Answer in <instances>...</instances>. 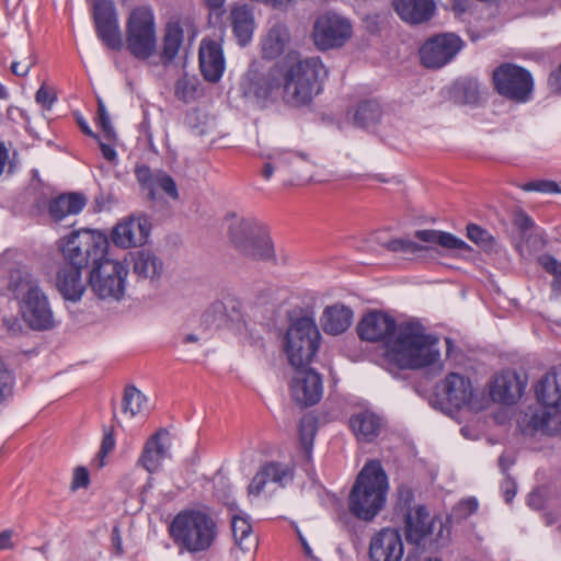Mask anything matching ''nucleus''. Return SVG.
<instances>
[{"label":"nucleus","mask_w":561,"mask_h":561,"mask_svg":"<svg viewBox=\"0 0 561 561\" xmlns=\"http://www.w3.org/2000/svg\"><path fill=\"white\" fill-rule=\"evenodd\" d=\"M445 10L463 23L479 24L497 13L499 2H447Z\"/></svg>","instance_id":"obj_25"},{"label":"nucleus","mask_w":561,"mask_h":561,"mask_svg":"<svg viewBox=\"0 0 561 561\" xmlns=\"http://www.w3.org/2000/svg\"><path fill=\"white\" fill-rule=\"evenodd\" d=\"M467 237L483 251L491 252L495 249L496 243L493 236L478 225L467 226Z\"/></svg>","instance_id":"obj_42"},{"label":"nucleus","mask_w":561,"mask_h":561,"mask_svg":"<svg viewBox=\"0 0 561 561\" xmlns=\"http://www.w3.org/2000/svg\"><path fill=\"white\" fill-rule=\"evenodd\" d=\"M535 393L542 410L531 417L535 430L546 434L561 431V369L550 370L535 387Z\"/></svg>","instance_id":"obj_10"},{"label":"nucleus","mask_w":561,"mask_h":561,"mask_svg":"<svg viewBox=\"0 0 561 561\" xmlns=\"http://www.w3.org/2000/svg\"><path fill=\"white\" fill-rule=\"evenodd\" d=\"M136 173H137L138 181L142 185V188L148 192L150 188V184H151L154 173L151 174L149 169H147V168H138Z\"/></svg>","instance_id":"obj_59"},{"label":"nucleus","mask_w":561,"mask_h":561,"mask_svg":"<svg viewBox=\"0 0 561 561\" xmlns=\"http://www.w3.org/2000/svg\"><path fill=\"white\" fill-rule=\"evenodd\" d=\"M546 245L545 233L541 229H534L516 241L515 247L520 256L528 257L542 250Z\"/></svg>","instance_id":"obj_39"},{"label":"nucleus","mask_w":561,"mask_h":561,"mask_svg":"<svg viewBox=\"0 0 561 561\" xmlns=\"http://www.w3.org/2000/svg\"><path fill=\"white\" fill-rule=\"evenodd\" d=\"M379 117V108L375 102H364L358 105L354 113V121L364 126Z\"/></svg>","instance_id":"obj_45"},{"label":"nucleus","mask_w":561,"mask_h":561,"mask_svg":"<svg viewBox=\"0 0 561 561\" xmlns=\"http://www.w3.org/2000/svg\"><path fill=\"white\" fill-rule=\"evenodd\" d=\"M35 64V56L30 54L23 60L13 61L11 65V71L16 76L24 77L30 72Z\"/></svg>","instance_id":"obj_51"},{"label":"nucleus","mask_w":561,"mask_h":561,"mask_svg":"<svg viewBox=\"0 0 561 561\" xmlns=\"http://www.w3.org/2000/svg\"><path fill=\"white\" fill-rule=\"evenodd\" d=\"M9 154L5 146L0 142V174L3 172Z\"/></svg>","instance_id":"obj_63"},{"label":"nucleus","mask_w":561,"mask_h":561,"mask_svg":"<svg viewBox=\"0 0 561 561\" xmlns=\"http://www.w3.org/2000/svg\"><path fill=\"white\" fill-rule=\"evenodd\" d=\"M183 42V30L178 22H169L163 36L162 56L171 61L178 55Z\"/></svg>","instance_id":"obj_37"},{"label":"nucleus","mask_w":561,"mask_h":561,"mask_svg":"<svg viewBox=\"0 0 561 561\" xmlns=\"http://www.w3.org/2000/svg\"><path fill=\"white\" fill-rule=\"evenodd\" d=\"M13 390L14 376L0 356V409L8 404L12 399Z\"/></svg>","instance_id":"obj_41"},{"label":"nucleus","mask_w":561,"mask_h":561,"mask_svg":"<svg viewBox=\"0 0 561 561\" xmlns=\"http://www.w3.org/2000/svg\"><path fill=\"white\" fill-rule=\"evenodd\" d=\"M151 231L149 219L142 215H130L118 220L110 233L111 242L118 249L129 250L147 243Z\"/></svg>","instance_id":"obj_16"},{"label":"nucleus","mask_w":561,"mask_h":561,"mask_svg":"<svg viewBox=\"0 0 561 561\" xmlns=\"http://www.w3.org/2000/svg\"><path fill=\"white\" fill-rule=\"evenodd\" d=\"M7 116L12 122L23 121L26 124L30 122L28 115L16 106H9L7 110Z\"/></svg>","instance_id":"obj_58"},{"label":"nucleus","mask_w":561,"mask_h":561,"mask_svg":"<svg viewBox=\"0 0 561 561\" xmlns=\"http://www.w3.org/2000/svg\"><path fill=\"white\" fill-rule=\"evenodd\" d=\"M388 490V478L380 462L368 461L351 490L350 511L359 519H374L386 504Z\"/></svg>","instance_id":"obj_4"},{"label":"nucleus","mask_w":561,"mask_h":561,"mask_svg":"<svg viewBox=\"0 0 561 561\" xmlns=\"http://www.w3.org/2000/svg\"><path fill=\"white\" fill-rule=\"evenodd\" d=\"M293 478V470L284 463L271 462L263 466L249 484L250 496H259L262 493L273 491L275 486H282Z\"/></svg>","instance_id":"obj_22"},{"label":"nucleus","mask_w":561,"mask_h":561,"mask_svg":"<svg viewBox=\"0 0 561 561\" xmlns=\"http://www.w3.org/2000/svg\"><path fill=\"white\" fill-rule=\"evenodd\" d=\"M98 125L102 129V133L104 134V137L107 139V141H114L116 139V133L111 123L110 115L101 100H99Z\"/></svg>","instance_id":"obj_47"},{"label":"nucleus","mask_w":561,"mask_h":561,"mask_svg":"<svg viewBox=\"0 0 561 561\" xmlns=\"http://www.w3.org/2000/svg\"><path fill=\"white\" fill-rule=\"evenodd\" d=\"M218 534L215 518L203 510L180 512L170 525V535L182 550L197 553L208 550Z\"/></svg>","instance_id":"obj_5"},{"label":"nucleus","mask_w":561,"mask_h":561,"mask_svg":"<svg viewBox=\"0 0 561 561\" xmlns=\"http://www.w3.org/2000/svg\"><path fill=\"white\" fill-rule=\"evenodd\" d=\"M148 409L146 396L135 387H127L123 398V413L129 417L142 414Z\"/></svg>","instance_id":"obj_38"},{"label":"nucleus","mask_w":561,"mask_h":561,"mask_svg":"<svg viewBox=\"0 0 561 561\" xmlns=\"http://www.w3.org/2000/svg\"><path fill=\"white\" fill-rule=\"evenodd\" d=\"M353 35L351 22L337 13L320 15L313 25V41L321 50L342 47Z\"/></svg>","instance_id":"obj_15"},{"label":"nucleus","mask_w":561,"mask_h":561,"mask_svg":"<svg viewBox=\"0 0 561 561\" xmlns=\"http://www.w3.org/2000/svg\"><path fill=\"white\" fill-rule=\"evenodd\" d=\"M328 69L319 57L291 53L267 72L252 65L240 83L242 95L259 106L282 101L291 107L308 105L320 93Z\"/></svg>","instance_id":"obj_1"},{"label":"nucleus","mask_w":561,"mask_h":561,"mask_svg":"<svg viewBox=\"0 0 561 561\" xmlns=\"http://www.w3.org/2000/svg\"><path fill=\"white\" fill-rule=\"evenodd\" d=\"M197 88V79L195 77L183 76L175 85V95L184 101L190 102L194 99Z\"/></svg>","instance_id":"obj_44"},{"label":"nucleus","mask_w":561,"mask_h":561,"mask_svg":"<svg viewBox=\"0 0 561 561\" xmlns=\"http://www.w3.org/2000/svg\"><path fill=\"white\" fill-rule=\"evenodd\" d=\"M230 19L232 31L239 45L245 46L251 42L255 30L252 11L245 4L238 5L231 11Z\"/></svg>","instance_id":"obj_31"},{"label":"nucleus","mask_w":561,"mask_h":561,"mask_svg":"<svg viewBox=\"0 0 561 561\" xmlns=\"http://www.w3.org/2000/svg\"><path fill=\"white\" fill-rule=\"evenodd\" d=\"M350 428L359 442H373L383 427L382 419L370 409L355 412L350 417Z\"/></svg>","instance_id":"obj_28"},{"label":"nucleus","mask_w":561,"mask_h":561,"mask_svg":"<svg viewBox=\"0 0 561 561\" xmlns=\"http://www.w3.org/2000/svg\"><path fill=\"white\" fill-rule=\"evenodd\" d=\"M12 530H4L0 533V550H9L14 547Z\"/></svg>","instance_id":"obj_61"},{"label":"nucleus","mask_w":561,"mask_h":561,"mask_svg":"<svg viewBox=\"0 0 561 561\" xmlns=\"http://www.w3.org/2000/svg\"><path fill=\"white\" fill-rule=\"evenodd\" d=\"M398 16L409 25H421L430 22L435 13V2H393Z\"/></svg>","instance_id":"obj_30"},{"label":"nucleus","mask_w":561,"mask_h":561,"mask_svg":"<svg viewBox=\"0 0 561 561\" xmlns=\"http://www.w3.org/2000/svg\"><path fill=\"white\" fill-rule=\"evenodd\" d=\"M465 46V41L454 32L436 34L420 47L421 64L431 69L442 68L451 62Z\"/></svg>","instance_id":"obj_14"},{"label":"nucleus","mask_w":561,"mask_h":561,"mask_svg":"<svg viewBox=\"0 0 561 561\" xmlns=\"http://www.w3.org/2000/svg\"><path fill=\"white\" fill-rule=\"evenodd\" d=\"M171 436L170 433L164 430H158L151 435L138 458V465L141 466L149 473L158 471L163 461L171 456Z\"/></svg>","instance_id":"obj_20"},{"label":"nucleus","mask_w":561,"mask_h":561,"mask_svg":"<svg viewBox=\"0 0 561 561\" xmlns=\"http://www.w3.org/2000/svg\"><path fill=\"white\" fill-rule=\"evenodd\" d=\"M199 67L208 82H218L225 70L226 59L221 44L214 39L205 38L199 46Z\"/></svg>","instance_id":"obj_24"},{"label":"nucleus","mask_w":561,"mask_h":561,"mask_svg":"<svg viewBox=\"0 0 561 561\" xmlns=\"http://www.w3.org/2000/svg\"><path fill=\"white\" fill-rule=\"evenodd\" d=\"M227 237L241 256L257 261H273L274 245L266 227L252 217L227 216Z\"/></svg>","instance_id":"obj_6"},{"label":"nucleus","mask_w":561,"mask_h":561,"mask_svg":"<svg viewBox=\"0 0 561 561\" xmlns=\"http://www.w3.org/2000/svg\"><path fill=\"white\" fill-rule=\"evenodd\" d=\"M90 484V474L85 467H77L72 473L71 490L85 489Z\"/></svg>","instance_id":"obj_50"},{"label":"nucleus","mask_w":561,"mask_h":561,"mask_svg":"<svg viewBox=\"0 0 561 561\" xmlns=\"http://www.w3.org/2000/svg\"><path fill=\"white\" fill-rule=\"evenodd\" d=\"M514 222L517 226V228L520 230V236H525V234L529 233V231H531L534 229H538V227H536L534 225L530 217H528L524 213L517 214Z\"/></svg>","instance_id":"obj_53"},{"label":"nucleus","mask_w":561,"mask_h":561,"mask_svg":"<svg viewBox=\"0 0 561 561\" xmlns=\"http://www.w3.org/2000/svg\"><path fill=\"white\" fill-rule=\"evenodd\" d=\"M504 499L510 503L516 494V485L513 480L506 479L502 485Z\"/></svg>","instance_id":"obj_60"},{"label":"nucleus","mask_w":561,"mask_h":561,"mask_svg":"<svg viewBox=\"0 0 561 561\" xmlns=\"http://www.w3.org/2000/svg\"><path fill=\"white\" fill-rule=\"evenodd\" d=\"M9 293L16 308V316L2 319L4 330L11 335H21L27 329L34 332L56 330L61 320L55 312L49 295L39 280L25 270L11 273Z\"/></svg>","instance_id":"obj_3"},{"label":"nucleus","mask_w":561,"mask_h":561,"mask_svg":"<svg viewBox=\"0 0 561 561\" xmlns=\"http://www.w3.org/2000/svg\"><path fill=\"white\" fill-rule=\"evenodd\" d=\"M160 192L165 193L172 199H178L179 197L178 187L173 179L163 172H156L148 195L150 198H156Z\"/></svg>","instance_id":"obj_40"},{"label":"nucleus","mask_w":561,"mask_h":561,"mask_svg":"<svg viewBox=\"0 0 561 561\" xmlns=\"http://www.w3.org/2000/svg\"><path fill=\"white\" fill-rule=\"evenodd\" d=\"M358 334L368 342H383L382 357L390 368L443 369L439 340L416 320L397 323L382 311H371L358 324Z\"/></svg>","instance_id":"obj_2"},{"label":"nucleus","mask_w":561,"mask_h":561,"mask_svg":"<svg viewBox=\"0 0 561 561\" xmlns=\"http://www.w3.org/2000/svg\"><path fill=\"white\" fill-rule=\"evenodd\" d=\"M457 508L462 516H468L477 511L478 501L473 497L465 499L459 502Z\"/></svg>","instance_id":"obj_55"},{"label":"nucleus","mask_w":561,"mask_h":561,"mask_svg":"<svg viewBox=\"0 0 561 561\" xmlns=\"http://www.w3.org/2000/svg\"><path fill=\"white\" fill-rule=\"evenodd\" d=\"M368 556L370 561H401L404 556L401 533L390 527L375 533L369 540Z\"/></svg>","instance_id":"obj_19"},{"label":"nucleus","mask_w":561,"mask_h":561,"mask_svg":"<svg viewBox=\"0 0 561 561\" xmlns=\"http://www.w3.org/2000/svg\"><path fill=\"white\" fill-rule=\"evenodd\" d=\"M388 248L392 251H399L411 254L417 253L425 249L424 247L409 239H393L389 241Z\"/></svg>","instance_id":"obj_48"},{"label":"nucleus","mask_w":561,"mask_h":561,"mask_svg":"<svg viewBox=\"0 0 561 561\" xmlns=\"http://www.w3.org/2000/svg\"><path fill=\"white\" fill-rule=\"evenodd\" d=\"M87 198L80 193L62 194L49 204V214L56 221L79 214L85 206Z\"/></svg>","instance_id":"obj_32"},{"label":"nucleus","mask_w":561,"mask_h":561,"mask_svg":"<svg viewBox=\"0 0 561 561\" xmlns=\"http://www.w3.org/2000/svg\"><path fill=\"white\" fill-rule=\"evenodd\" d=\"M56 287L66 301H80L85 293L82 268L68 266L59 268L56 276Z\"/></svg>","instance_id":"obj_27"},{"label":"nucleus","mask_w":561,"mask_h":561,"mask_svg":"<svg viewBox=\"0 0 561 561\" xmlns=\"http://www.w3.org/2000/svg\"><path fill=\"white\" fill-rule=\"evenodd\" d=\"M353 322V311L347 306L336 302L327 306L320 318L323 331L330 335L344 333Z\"/></svg>","instance_id":"obj_29"},{"label":"nucleus","mask_w":561,"mask_h":561,"mask_svg":"<svg viewBox=\"0 0 561 561\" xmlns=\"http://www.w3.org/2000/svg\"><path fill=\"white\" fill-rule=\"evenodd\" d=\"M131 264V271L135 277L141 282L157 284L165 272L162 257L152 250L141 249L128 253L126 256Z\"/></svg>","instance_id":"obj_21"},{"label":"nucleus","mask_w":561,"mask_h":561,"mask_svg":"<svg viewBox=\"0 0 561 561\" xmlns=\"http://www.w3.org/2000/svg\"><path fill=\"white\" fill-rule=\"evenodd\" d=\"M492 81L501 96L515 103H527L533 96L534 78L527 69L518 65H500L493 71Z\"/></svg>","instance_id":"obj_13"},{"label":"nucleus","mask_w":561,"mask_h":561,"mask_svg":"<svg viewBox=\"0 0 561 561\" xmlns=\"http://www.w3.org/2000/svg\"><path fill=\"white\" fill-rule=\"evenodd\" d=\"M548 84L553 93L561 94V65L551 72L548 79Z\"/></svg>","instance_id":"obj_56"},{"label":"nucleus","mask_w":561,"mask_h":561,"mask_svg":"<svg viewBox=\"0 0 561 561\" xmlns=\"http://www.w3.org/2000/svg\"><path fill=\"white\" fill-rule=\"evenodd\" d=\"M36 102L44 108L49 110L55 102V95L46 87H41L36 92Z\"/></svg>","instance_id":"obj_52"},{"label":"nucleus","mask_w":561,"mask_h":561,"mask_svg":"<svg viewBox=\"0 0 561 561\" xmlns=\"http://www.w3.org/2000/svg\"><path fill=\"white\" fill-rule=\"evenodd\" d=\"M289 41V34L285 26L275 25L264 36L262 42V51L266 58L279 56L286 48Z\"/></svg>","instance_id":"obj_35"},{"label":"nucleus","mask_w":561,"mask_h":561,"mask_svg":"<svg viewBox=\"0 0 561 561\" xmlns=\"http://www.w3.org/2000/svg\"><path fill=\"white\" fill-rule=\"evenodd\" d=\"M290 393L298 404H316L323 393L320 375L307 366L295 368L290 379Z\"/></svg>","instance_id":"obj_18"},{"label":"nucleus","mask_w":561,"mask_h":561,"mask_svg":"<svg viewBox=\"0 0 561 561\" xmlns=\"http://www.w3.org/2000/svg\"><path fill=\"white\" fill-rule=\"evenodd\" d=\"M527 192H539L545 194H554L559 192V185L553 181H533L523 186Z\"/></svg>","instance_id":"obj_49"},{"label":"nucleus","mask_w":561,"mask_h":561,"mask_svg":"<svg viewBox=\"0 0 561 561\" xmlns=\"http://www.w3.org/2000/svg\"><path fill=\"white\" fill-rule=\"evenodd\" d=\"M528 505L535 510L542 507V492L537 490L528 495Z\"/></svg>","instance_id":"obj_62"},{"label":"nucleus","mask_w":561,"mask_h":561,"mask_svg":"<svg viewBox=\"0 0 561 561\" xmlns=\"http://www.w3.org/2000/svg\"><path fill=\"white\" fill-rule=\"evenodd\" d=\"M437 520L422 505L408 507L404 519L407 539L420 543L434 531Z\"/></svg>","instance_id":"obj_26"},{"label":"nucleus","mask_w":561,"mask_h":561,"mask_svg":"<svg viewBox=\"0 0 561 561\" xmlns=\"http://www.w3.org/2000/svg\"><path fill=\"white\" fill-rule=\"evenodd\" d=\"M320 332L314 320L302 317L287 329L282 347L294 368L308 366L320 345Z\"/></svg>","instance_id":"obj_12"},{"label":"nucleus","mask_w":561,"mask_h":561,"mask_svg":"<svg viewBox=\"0 0 561 561\" xmlns=\"http://www.w3.org/2000/svg\"><path fill=\"white\" fill-rule=\"evenodd\" d=\"M129 268L125 261L103 254L93 260L89 272L91 291L101 300L118 302L127 291Z\"/></svg>","instance_id":"obj_8"},{"label":"nucleus","mask_w":561,"mask_h":561,"mask_svg":"<svg viewBox=\"0 0 561 561\" xmlns=\"http://www.w3.org/2000/svg\"><path fill=\"white\" fill-rule=\"evenodd\" d=\"M92 13L100 41L113 50H121L124 39L113 2H95Z\"/></svg>","instance_id":"obj_17"},{"label":"nucleus","mask_w":561,"mask_h":561,"mask_svg":"<svg viewBox=\"0 0 561 561\" xmlns=\"http://www.w3.org/2000/svg\"><path fill=\"white\" fill-rule=\"evenodd\" d=\"M116 440L113 428L104 427L101 448L94 459V463L98 468H103L105 466L106 457L114 450Z\"/></svg>","instance_id":"obj_43"},{"label":"nucleus","mask_w":561,"mask_h":561,"mask_svg":"<svg viewBox=\"0 0 561 561\" xmlns=\"http://www.w3.org/2000/svg\"><path fill=\"white\" fill-rule=\"evenodd\" d=\"M231 527L236 545L242 552L256 548L257 540L252 534V525L247 514H234L231 518Z\"/></svg>","instance_id":"obj_33"},{"label":"nucleus","mask_w":561,"mask_h":561,"mask_svg":"<svg viewBox=\"0 0 561 561\" xmlns=\"http://www.w3.org/2000/svg\"><path fill=\"white\" fill-rule=\"evenodd\" d=\"M265 159L266 162L262 174L265 180H270L275 171L290 167L295 161H298L300 157L293 152L273 149L265 154Z\"/></svg>","instance_id":"obj_36"},{"label":"nucleus","mask_w":561,"mask_h":561,"mask_svg":"<svg viewBox=\"0 0 561 561\" xmlns=\"http://www.w3.org/2000/svg\"><path fill=\"white\" fill-rule=\"evenodd\" d=\"M415 237L422 242L431 245L437 244L448 250L463 251L469 249L463 240L445 231L434 229L417 230Z\"/></svg>","instance_id":"obj_34"},{"label":"nucleus","mask_w":561,"mask_h":561,"mask_svg":"<svg viewBox=\"0 0 561 561\" xmlns=\"http://www.w3.org/2000/svg\"><path fill=\"white\" fill-rule=\"evenodd\" d=\"M526 379L515 370H505L496 375L490 387V397L493 401L512 404L524 392Z\"/></svg>","instance_id":"obj_23"},{"label":"nucleus","mask_w":561,"mask_h":561,"mask_svg":"<svg viewBox=\"0 0 561 561\" xmlns=\"http://www.w3.org/2000/svg\"><path fill=\"white\" fill-rule=\"evenodd\" d=\"M539 264L550 274H561V263L550 255H542L538 259Z\"/></svg>","instance_id":"obj_54"},{"label":"nucleus","mask_w":561,"mask_h":561,"mask_svg":"<svg viewBox=\"0 0 561 561\" xmlns=\"http://www.w3.org/2000/svg\"><path fill=\"white\" fill-rule=\"evenodd\" d=\"M101 148V151L105 159L108 161H114L116 159V151L112 144H107L104 140H107L104 135L102 137L96 138Z\"/></svg>","instance_id":"obj_57"},{"label":"nucleus","mask_w":561,"mask_h":561,"mask_svg":"<svg viewBox=\"0 0 561 561\" xmlns=\"http://www.w3.org/2000/svg\"><path fill=\"white\" fill-rule=\"evenodd\" d=\"M78 124L81 128V130L85 134V135H89V136H92L94 137L95 139L99 137L96 136L92 129L90 128V126L88 125V123L82 118V117H79L78 118Z\"/></svg>","instance_id":"obj_64"},{"label":"nucleus","mask_w":561,"mask_h":561,"mask_svg":"<svg viewBox=\"0 0 561 561\" xmlns=\"http://www.w3.org/2000/svg\"><path fill=\"white\" fill-rule=\"evenodd\" d=\"M59 250L68 267L84 268L108 252L107 236L95 229L72 231L59 240Z\"/></svg>","instance_id":"obj_11"},{"label":"nucleus","mask_w":561,"mask_h":561,"mask_svg":"<svg viewBox=\"0 0 561 561\" xmlns=\"http://www.w3.org/2000/svg\"><path fill=\"white\" fill-rule=\"evenodd\" d=\"M439 409L457 417L459 413H477L488 408L490 399L461 374L449 373L437 386Z\"/></svg>","instance_id":"obj_7"},{"label":"nucleus","mask_w":561,"mask_h":561,"mask_svg":"<svg viewBox=\"0 0 561 561\" xmlns=\"http://www.w3.org/2000/svg\"><path fill=\"white\" fill-rule=\"evenodd\" d=\"M126 49L137 59L146 60L157 51V23L153 10L146 4L133 5L125 20Z\"/></svg>","instance_id":"obj_9"},{"label":"nucleus","mask_w":561,"mask_h":561,"mask_svg":"<svg viewBox=\"0 0 561 561\" xmlns=\"http://www.w3.org/2000/svg\"><path fill=\"white\" fill-rule=\"evenodd\" d=\"M314 433H316V424H314L313 419L310 416L302 417L299 423V438H300V442L304 445L307 454L310 453Z\"/></svg>","instance_id":"obj_46"}]
</instances>
